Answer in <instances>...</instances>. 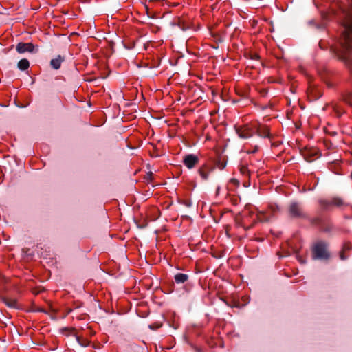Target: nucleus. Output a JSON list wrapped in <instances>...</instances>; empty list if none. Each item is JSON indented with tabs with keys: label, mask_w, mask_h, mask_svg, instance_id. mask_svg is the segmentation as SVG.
<instances>
[{
	"label": "nucleus",
	"mask_w": 352,
	"mask_h": 352,
	"mask_svg": "<svg viewBox=\"0 0 352 352\" xmlns=\"http://www.w3.org/2000/svg\"><path fill=\"white\" fill-rule=\"evenodd\" d=\"M34 46L32 43H19L16 47V51L19 54L25 52H32L34 51Z\"/></svg>",
	"instance_id": "5"
},
{
	"label": "nucleus",
	"mask_w": 352,
	"mask_h": 352,
	"mask_svg": "<svg viewBox=\"0 0 352 352\" xmlns=\"http://www.w3.org/2000/svg\"><path fill=\"white\" fill-rule=\"evenodd\" d=\"M312 256L314 259H328L330 256L327 244L324 241H318L312 248Z\"/></svg>",
	"instance_id": "2"
},
{
	"label": "nucleus",
	"mask_w": 352,
	"mask_h": 352,
	"mask_svg": "<svg viewBox=\"0 0 352 352\" xmlns=\"http://www.w3.org/2000/svg\"><path fill=\"white\" fill-rule=\"evenodd\" d=\"M257 128V121H253L245 124L234 126L236 134L241 139H248L252 138L254 134H256Z\"/></svg>",
	"instance_id": "1"
},
{
	"label": "nucleus",
	"mask_w": 352,
	"mask_h": 352,
	"mask_svg": "<svg viewBox=\"0 0 352 352\" xmlns=\"http://www.w3.org/2000/svg\"><path fill=\"white\" fill-rule=\"evenodd\" d=\"M77 342L82 346L86 347L89 345L90 341L86 338H82L78 336H76Z\"/></svg>",
	"instance_id": "15"
},
{
	"label": "nucleus",
	"mask_w": 352,
	"mask_h": 352,
	"mask_svg": "<svg viewBox=\"0 0 352 352\" xmlns=\"http://www.w3.org/2000/svg\"><path fill=\"white\" fill-rule=\"evenodd\" d=\"M219 188H217V192H219Z\"/></svg>",
	"instance_id": "21"
},
{
	"label": "nucleus",
	"mask_w": 352,
	"mask_h": 352,
	"mask_svg": "<svg viewBox=\"0 0 352 352\" xmlns=\"http://www.w3.org/2000/svg\"><path fill=\"white\" fill-rule=\"evenodd\" d=\"M198 162L199 158L196 155L192 154L186 155L183 160L184 165L190 169L195 167V166L198 163Z\"/></svg>",
	"instance_id": "6"
},
{
	"label": "nucleus",
	"mask_w": 352,
	"mask_h": 352,
	"mask_svg": "<svg viewBox=\"0 0 352 352\" xmlns=\"http://www.w3.org/2000/svg\"><path fill=\"white\" fill-rule=\"evenodd\" d=\"M343 201L339 198V197H333L328 200H322L320 201L321 206L324 208H327L331 206H341L343 205Z\"/></svg>",
	"instance_id": "4"
},
{
	"label": "nucleus",
	"mask_w": 352,
	"mask_h": 352,
	"mask_svg": "<svg viewBox=\"0 0 352 352\" xmlns=\"http://www.w3.org/2000/svg\"><path fill=\"white\" fill-rule=\"evenodd\" d=\"M3 301L8 307H9L10 308H14V309L19 308L18 302H17L16 299H15V298L4 297V298H3Z\"/></svg>",
	"instance_id": "8"
},
{
	"label": "nucleus",
	"mask_w": 352,
	"mask_h": 352,
	"mask_svg": "<svg viewBox=\"0 0 352 352\" xmlns=\"http://www.w3.org/2000/svg\"><path fill=\"white\" fill-rule=\"evenodd\" d=\"M175 281L177 284L184 283L188 279V276L183 273H177L175 275Z\"/></svg>",
	"instance_id": "9"
},
{
	"label": "nucleus",
	"mask_w": 352,
	"mask_h": 352,
	"mask_svg": "<svg viewBox=\"0 0 352 352\" xmlns=\"http://www.w3.org/2000/svg\"><path fill=\"white\" fill-rule=\"evenodd\" d=\"M257 219L259 221H267L270 219V217L263 212H260L257 214Z\"/></svg>",
	"instance_id": "16"
},
{
	"label": "nucleus",
	"mask_w": 352,
	"mask_h": 352,
	"mask_svg": "<svg viewBox=\"0 0 352 352\" xmlns=\"http://www.w3.org/2000/svg\"><path fill=\"white\" fill-rule=\"evenodd\" d=\"M256 133L262 138H270V133L268 126L263 125L258 122V128Z\"/></svg>",
	"instance_id": "7"
},
{
	"label": "nucleus",
	"mask_w": 352,
	"mask_h": 352,
	"mask_svg": "<svg viewBox=\"0 0 352 352\" xmlns=\"http://www.w3.org/2000/svg\"><path fill=\"white\" fill-rule=\"evenodd\" d=\"M17 66L22 71L26 70L30 67L29 60L26 58H23L19 61Z\"/></svg>",
	"instance_id": "12"
},
{
	"label": "nucleus",
	"mask_w": 352,
	"mask_h": 352,
	"mask_svg": "<svg viewBox=\"0 0 352 352\" xmlns=\"http://www.w3.org/2000/svg\"><path fill=\"white\" fill-rule=\"evenodd\" d=\"M346 249L349 250V249H350V248L349 246H347V247H346Z\"/></svg>",
	"instance_id": "20"
},
{
	"label": "nucleus",
	"mask_w": 352,
	"mask_h": 352,
	"mask_svg": "<svg viewBox=\"0 0 352 352\" xmlns=\"http://www.w3.org/2000/svg\"><path fill=\"white\" fill-rule=\"evenodd\" d=\"M289 214L293 217H303L304 213L300 204L292 202L289 206Z\"/></svg>",
	"instance_id": "3"
},
{
	"label": "nucleus",
	"mask_w": 352,
	"mask_h": 352,
	"mask_svg": "<svg viewBox=\"0 0 352 352\" xmlns=\"http://www.w3.org/2000/svg\"><path fill=\"white\" fill-rule=\"evenodd\" d=\"M328 107L331 108L338 117L341 116L344 112L341 107L338 104H332L329 105Z\"/></svg>",
	"instance_id": "13"
},
{
	"label": "nucleus",
	"mask_w": 352,
	"mask_h": 352,
	"mask_svg": "<svg viewBox=\"0 0 352 352\" xmlns=\"http://www.w3.org/2000/svg\"><path fill=\"white\" fill-rule=\"evenodd\" d=\"M199 173L204 179H207L208 177L209 173L206 170V168L202 167L199 169Z\"/></svg>",
	"instance_id": "17"
},
{
	"label": "nucleus",
	"mask_w": 352,
	"mask_h": 352,
	"mask_svg": "<svg viewBox=\"0 0 352 352\" xmlns=\"http://www.w3.org/2000/svg\"><path fill=\"white\" fill-rule=\"evenodd\" d=\"M343 100L349 105L352 107V91H346L343 95Z\"/></svg>",
	"instance_id": "14"
},
{
	"label": "nucleus",
	"mask_w": 352,
	"mask_h": 352,
	"mask_svg": "<svg viewBox=\"0 0 352 352\" xmlns=\"http://www.w3.org/2000/svg\"><path fill=\"white\" fill-rule=\"evenodd\" d=\"M340 256L342 260H345L346 258V257L344 256V253H342V252L340 254Z\"/></svg>",
	"instance_id": "19"
},
{
	"label": "nucleus",
	"mask_w": 352,
	"mask_h": 352,
	"mask_svg": "<svg viewBox=\"0 0 352 352\" xmlns=\"http://www.w3.org/2000/svg\"><path fill=\"white\" fill-rule=\"evenodd\" d=\"M63 61V58L60 56H58L56 58L51 60L50 65L54 69H58L60 67Z\"/></svg>",
	"instance_id": "10"
},
{
	"label": "nucleus",
	"mask_w": 352,
	"mask_h": 352,
	"mask_svg": "<svg viewBox=\"0 0 352 352\" xmlns=\"http://www.w3.org/2000/svg\"><path fill=\"white\" fill-rule=\"evenodd\" d=\"M60 331L63 335L66 336H74L76 337L77 336L76 329L72 327H63Z\"/></svg>",
	"instance_id": "11"
},
{
	"label": "nucleus",
	"mask_w": 352,
	"mask_h": 352,
	"mask_svg": "<svg viewBox=\"0 0 352 352\" xmlns=\"http://www.w3.org/2000/svg\"><path fill=\"white\" fill-rule=\"evenodd\" d=\"M258 146H255L252 150H249L247 152L248 153H256L258 151Z\"/></svg>",
	"instance_id": "18"
}]
</instances>
